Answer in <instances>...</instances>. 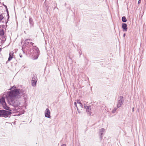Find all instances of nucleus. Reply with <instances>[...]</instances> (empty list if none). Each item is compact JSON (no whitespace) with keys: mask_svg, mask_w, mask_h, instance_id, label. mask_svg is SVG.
<instances>
[{"mask_svg":"<svg viewBox=\"0 0 146 146\" xmlns=\"http://www.w3.org/2000/svg\"><path fill=\"white\" fill-rule=\"evenodd\" d=\"M24 91L22 89H15L7 92V99L8 103L14 107H17L20 104L18 99L22 96L25 97V95Z\"/></svg>","mask_w":146,"mask_h":146,"instance_id":"obj_1","label":"nucleus"},{"mask_svg":"<svg viewBox=\"0 0 146 146\" xmlns=\"http://www.w3.org/2000/svg\"><path fill=\"white\" fill-rule=\"evenodd\" d=\"M11 111H7L4 110H0V116L5 117H10L12 114Z\"/></svg>","mask_w":146,"mask_h":146,"instance_id":"obj_2","label":"nucleus"},{"mask_svg":"<svg viewBox=\"0 0 146 146\" xmlns=\"http://www.w3.org/2000/svg\"><path fill=\"white\" fill-rule=\"evenodd\" d=\"M5 100V98L3 97H2L0 99V102L2 105L3 108L7 110L11 111V110L10 109V108L7 106Z\"/></svg>","mask_w":146,"mask_h":146,"instance_id":"obj_3","label":"nucleus"},{"mask_svg":"<svg viewBox=\"0 0 146 146\" xmlns=\"http://www.w3.org/2000/svg\"><path fill=\"white\" fill-rule=\"evenodd\" d=\"M123 99V97L122 96H120L118 98L117 105V108H120L123 104L124 100Z\"/></svg>","mask_w":146,"mask_h":146,"instance_id":"obj_4","label":"nucleus"},{"mask_svg":"<svg viewBox=\"0 0 146 146\" xmlns=\"http://www.w3.org/2000/svg\"><path fill=\"white\" fill-rule=\"evenodd\" d=\"M39 51L38 48L35 47L33 50V54L34 56H36V58L35 59H36L38 58L39 55Z\"/></svg>","mask_w":146,"mask_h":146,"instance_id":"obj_5","label":"nucleus"},{"mask_svg":"<svg viewBox=\"0 0 146 146\" xmlns=\"http://www.w3.org/2000/svg\"><path fill=\"white\" fill-rule=\"evenodd\" d=\"M84 107L86 109V111L87 112L88 114L89 115H90L92 113V112L91 111V106H87L86 104H84Z\"/></svg>","mask_w":146,"mask_h":146,"instance_id":"obj_6","label":"nucleus"},{"mask_svg":"<svg viewBox=\"0 0 146 146\" xmlns=\"http://www.w3.org/2000/svg\"><path fill=\"white\" fill-rule=\"evenodd\" d=\"M45 116L48 118L50 117V112L48 108H46L45 111Z\"/></svg>","mask_w":146,"mask_h":146,"instance_id":"obj_7","label":"nucleus"},{"mask_svg":"<svg viewBox=\"0 0 146 146\" xmlns=\"http://www.w3.org/2000/svg\"><path fill=\"white\" fill-rule=\"evenodd\" d=\"M29 23L30 25V27H33L34 23L33 21V20L32 19V17H29Z\"/></svg>","mask_w":146,"mask_h":146,"instance_id":"obj_8","label":"nucleus"},{"mask_svg":"<svg viewBox=\"0 0 146 146\" xmlns=\"http://www.w3.org/2000/svg\"><path fill=\"white\" fill-rule=\"evenodd\" d=\"M122 27L124 31H127V25L125 23H123Z\"/></svg>","mask_w":146,"mask_h":146,"instance_id":"obj_9","label":"nucleus"},{"mask_svg":"<svg viewBox=\"0 0 146 146\" xmlns=\"http://www.w3.org/2000/svg\"><path fill=\"white\" fill-rule=\"evenodd\" d=\"M105 129L104 128H102L100 130L99 133L100 135V138L101 139H102V137L103 136L102 135L103 133L104 132Z\"/></svg>","mask_w":146,"mask_h":146,"instance_id":"obj_10","label":"nucleus"},{"mask_svg":"<svg viewBox=\"0 0 146 146\" xmlns=\"http://www.w3.org/2000/svg\"><path fill=\"white\" fill-rule=\"evenodd\" d=\"M13 57V52H10L9 56L8 58V60L10 61Z\"/></svg>","mask_w":146,"mask_h":146,"instance_id":"obj_11","label":"nucleus"},{"mask_svg":"<svg viewBox=\"0 0 146 146\" xmlns=\"http://www.w3.org/2000/svg\"><path fill=\"white\" fill-rule=\"evenodd\" d=\"M30 39H26L24 41L25 44L26 45H28V44H30L31 45H33V43L31 42H29L28 41L30 40Z\"/></svg>","mask_w":146,"mask_h":146,"instance_id":"obj_12","label":"nucleus"},{"mask_svg":"<svg viewBox=\"0 0 146 146\" xmlns=\"http://www.w3.org/2000/svg\"><path fill=\"white\" fill-rule=\"evenodd\" d=\"M4 34L3 30V29H1L0 30V36H3Z\"/></svg>","mask_w":146,"mask_h":146,"instance_id":"obj_13","label":"nucleus"},{"mask_svg":"<svg viewBox=\"0 0 146 146\" xmlns=\"http://www.w3.org/2000/svg\"><path fill=\"white\" fill-rule=\"evenodd\" d=\"M122 20L123 22H125L127 21V19L125 16H123L122 17Z\"/></svg>","mask_w":146,"mask_h":146,"instance_id":"obj_14","label":"nucleus"},{"mask_svg":"<svg viewBox=\"0 0 146 146\" xmlns=\"http://www.w3.org/2000/svg\"><path fill=\"white\" fill-rule=\"evenodd\" d=\"M77 103L79 104V106L81 108H83L81 102H80L79 100H77Z\"/></svg>","mask_w":146,"mask_h":146,"instance_id":"obj_15","label":"nucleus"},{"mask_svg":"<svg viewBox=\"0 0 146 146\" xmlns=\"http://www.w3.org/2000/svg\"><path fill=\"white\" fill-rule=\"evenodd\" d=\"M37 82L34 81L33 80H32V85L33 86H35L36 85Z\"/></svg>","mask_w":146,"mask_h":146,"instance_id":"obj_16","label":"nucleus"},{"mask_svg":"<svg viewBox=\"0 0 146 146\" xmlns=\"http://www.w3.org/2000/svg\"><path fill=\"white\" fill-rule=\"evenodd\" d=\"M32 80H33L34 81L37 82V77L35 75L33 76V79Z\"/></svg>","mask_w":146,"mask_h":146,"instance_id":"obj_17","label":"nucleus"},{"mask_svg":"<svg viewBox=\"0 0 146 146\" xmlns=\"http://www.w3.org/2000/svg\"><path fill=\"white\" fill-rule=\"evenodd\" d=\"M117 110V108H115L112 111V112L113 113H114L116 111V110Z\"/></svg>","mask_w":146,"mask_h":146,"instance_id":"obj_18","label":"nucleus"},{"mask_svg":"<svg viewBox=\"0 0 146 146\" xmlns=\"http://www.w3.org/2000/svg\"><path fill=\"white\" fill-rule=\"evenodd\" d=\"M4 18V17L2 15H0V21H1Z\"/></svg>","mask_w":146,"mask_h":146,"instance_id":"obj_19","label":"nucleus"},{"mask_svg":"<svg viewBox=\"0 0 146 146\" xmlns=\"http://www.w3.org/2000/svg\"><path fill=\"white\" fill-rule=\"evenodd\" d=\"M6 10L7 11V16H8V19L9 18V14L8 13V10L7 9H6Z\"/></svg>","mask_w":146,"mask_h":146,"instance_id":"obj_20","label":"nucleus"},{"mask_svg":"<svg viewBox=\"0 0 146 146\" xmlns=\"http://www.w3.org/2000/svg\"><path fill=\"white\" fill-rule=\"evenodd\" d=\"M74 104L75 106L76 107V108H78L77 106V102H75L74 103Z\"/></svg>","mask_w":146,"mask_h":146,"instance_id":"obj_21","label":"nucleus"},{"mask_svg":"<svg viewBox=\"0 0 146 146\" xmlns=\"http://www.w3.org/2000/svg\"><path fill=\"white\" fill-rule=\"evenodd\" d=\"M77 111H78V112L79 113H80V110L78 109V108H77Z\"/></svg>","mask_w":146,"mask_h":146,"instance_id":"obj_22","label":"nucleus"},{"mask_svg":"<svg viewBox=\"0 0 146 146\" xmlns=\"http://www.w3.org/2000/svg\"><path fill=\"white\" fill-rule=\"evenodd\" d=\"M141 0H139V1H138V4H139L141 2Z\"/></svg>","mask_w":146,"mask_h":146,"instance_id":"obj_23","label":"nucleus"},{"mask_svg":"<svg viewBox=\"0 0 146 146\" xmlns=\"http://www.w3.org/2000/svg\"><path fill=\"white\" fill-rule=\"evenodd\" d=\"M132 111L133 112H134V108H133Z\"/></svg>","mask_w":146,"mask_h":146,"instance_id":"obj_24","label":"nucleus"},{"mask_svg":"<svg viewBox=\"0 0 146 146\" xmlns=\"http://www.w3.org/2000/svg\"><path fill=\"white\" fill-rule=\"evenodd\" d=\"M61 146H66L65 144H63L61 145Z\"/></svg>","mask_w":146,"mask_h":146,"instance_id":"obj_25","label":"nucleus"},{"mask_svg":"<svg viewBox=\"0 0 146 146\" xmlns=\"http://www.w3.org/2000/svg\"><path fill=\"white\" fill-rule=\"evenodd\" d=\"M125 34L124 33V34L123 35V37H125Z\"/></svg>","mask_w":146,"mask_h":146,"instance_id":"obj_26","label":"nucleus"},{"mask_svg":"<svg viewBox=\"0 0 146 146\" xmlns=\"http://www.w3.org/2000/svg\"><path fill=\"white\" fill-rule=\"evenodd\" d=\"M20 57L21 58L22 57V55H20Z\"/></svg>","mask_w":146,"mask_h":146,"instance_id":"obj_27","label":"nucleus"},{"mask_svg":"<svg viewBox=\"0 0 146 146\" xmlns=\"http://www.w3.org/2000/svg\"><path fill=\"white\" fill-rule=\"evenodd\" d=\"M1 26L0 25V30L1 29Z\"/></svg>","mask_w":146,"mask_h":146,"instance_id":"obj_28","label":"nucleus"},{"mask_svg":"<svg viewBox=\"0 0 146 146\" xmlns=\"http://www.w3.org/2000/svg\"><path fill=\"white\" fill-rule=\"evenodd\" d=\"M5 7H6L7 8V7L6 6H5Z\"/></svg>","mask_w":146,"mask_h":146,"instance_id":"obj_29","label":"nucleus"}]
</instances>
